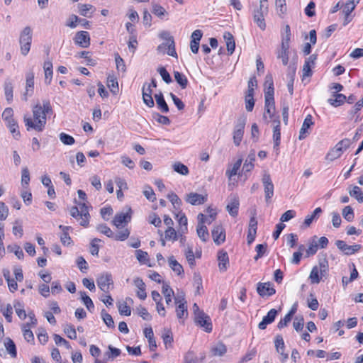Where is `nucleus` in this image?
Listing matches in <instances>:
<instances>
[{
  "label": "nucleus",
  "mask_w": 363,
  "mask_h": 363,
  "mask_svg": "<svg viewBox=\"0 0 363 363\" xmlns=\"http://www.w3.org/2000/svg\"><path fill=\"white\" fill-rule=\"evenodd\" d=\"M33 119L30 117L24 116V123L27 130L33 129L38 132H41L45 128L46 124V117L43 112L42 106L39 104L33 108Z\"/></svg>",
  "instance_id": "1"
},
{
  "label": "nucleus",
  "mask_w": 363,
  "mask_h": 363,
  "mask_svg": "<svg viewBox=\"0 0 363 363\" xmlns=\"http://www.w3.org/2000/svg\"><path fill=\"white\" fill-rule=\"evenodd\" d=\"M268 13V4L267 0H259V8L254 10L253 19L257 23L258 27L264 30L266 28V23L264 21V16Z\"/></svg>",
  "instance_id": "2"
},
{
  "label": "nucleus",
  "mask_w": 363,
  "mask_h": 363,
  "mask_svg": "<svg viewBox=\"0 0 363 363\" xmlns=\"http://www.w3.org/2000/svg\"><path fill=\"white\" fill-rule=\"evenodd\" d=\"M32 43V29L30 26H26L21 32L19 43L21 45V52L23 55H28L30 50Z\"/></svg>",
  "instance_id": "3"
},
{
  "label": "nucleus",
  "mask_w": 363,
  "mask_h": 363,
  "mask_svg": "<svg viewBox=\"0 0 363 363\" xmlns=\"http://www.w3.org/2000/svg\"><path fill=\"white\" fill-rule=\"evenodd\" d=\"M246 121V117L241 116L238 118L235 125L233 130V143L235 146H239L242 141Z\"/></svg>",
  "instance_id": "4"
},
{
  "label": "nucleus",
  "mask_w": 363,
  "mask_h": 363,
  "mask_svg": "<svg viewBox=\"0 0 363 363\" xmlns=\"http://www.w3.org/2000/svg\"><path fill=\"white\" fill-rule=\"evenodd\" d=\"M195 323L197 325L203 328L206 333H211L213 329L211 318L203 311H199L196 313Z\"/></svg>",
  "instance_id": "5"
},
{
  "label": "nucleus",
  "mask_w": 363,
  "mask_h": 363,
  "mask_svg": "<svg viewBox=\"0 0 363 363\" xmlns=\"http://www.w3.org/2000/svg\"><path fill=\"white\" fill-rule=\"evenodd\" d=\"M264 186V197L267 203H269L274 196V186L269 174L265 173L262 179Z\"/></svg>",
  "instance_id": "6"
},
{
  "label": "nucleus",
  "mask_w": 363,
  "mask_h": 363,
  "mask_svg": "<svg viewBox=\"0 0 363 363\" xmlns=\"http://www.w3.org/2000/svg\"><path fill=\"white\" fill-rule=\"evenodd\" d=\"M98 286L104 293H108L110 291V286L113 284L112 276L110 273L106 272L101 274L96 279Z\"/></svg>",
  "instance_id": "7"
},
{
  "label": "nucleus",
  "mask_w": 363,
  "mask_h": 363,
  "mask_svg": "<svg viewBox=\"0 0 363 363\" xmlns=\"http://www.w3.org/2000/svg\"><path fill=\"white\" fill-rule=\"evenodd\" d=\"M257 292L262 298L266 296H271L276 293V290L273 286V284L268 282H259L257 284Z\"/></svg>",
  "instance_id": "8"
},
{
  "label": "nucleus",
  "mask_w": 363,
  "mask_h": 363,
  "mask_svg": "<svg viewBox=\"0 0 363 363\" xmlns=\"http://www.w3.org/2000/svg\"><path fill=\"white\" fill-rule=\"evenodd\" d=\"M198 225L196 232L199 238L203 241L206 242L209 238V233L207 227L204 225V215L199 213L198 215Z\"/></svg>",
  "instance_id": "9"
},
{
  "label": "nucleus",
  "mask_w": 363,
  "mask_h": 363,
  "mask_svg": "<svg viewBox=\"0 0 363 363\" xmlns=\"http://www.w3.org/2000/svg\"><path fill=\"white\" fill-rule=\"evenodd\" d=\"M160 38L165 40L166 42H169V50L167 51V55L177 58V54L175 50V43L174 40V38L170 35L169 32H161L160 33Z\"/></svg>",
  "instance_id": "10"
},
{
  "label": "nucleus",
  "mask_w": 363,
  "mask_h": 363,
  "mask_svg": "<svg viewBox=\"0 0 363 363\" xmlns=\"http://www.w3.org/2000/svg\"><path fill=\"white\" fill-rule=\"evenodd\" d=\"M74 40L75 44L84 48H86L90 45V36L87 31L82 30L77 32Z\"/></svg>",
  "instance_id": "11"
},
{
  "label": "nucleus",
  "mask_w": 363,
  "mask_h": 363,
  "mask_svg": "<svg viewBox=\"0 0 363 363\" xmlns=\"http://www.w3.org/2000/svg\"><path fill=\"white\" fill-rule=\"evenodd\" d=\"M317 60V55L313 54L306 59L303 66V78L311 77L313 74L312 67H314Z\"/></svg>",
  "instance_id": "12"
},
{
  "label": "nucleus",
  "mask_w": 363,
  "mask_h": 363,
  "mask_svg": "<svg viewBox=\"0 0 363 363\" xmlns=\"http://www.w3.org/2000/svg\"><path fill=\"white\" fill-rule=\"evenodd\" d=\"M212 237L214 242L220 245L225 240V232L221 225H216L211 230Z\"/></svg>",
  "instance_id": "13"
},
{
  "label": "nucleus",
  "mask_w": 363,
  "mask_h": 363,
  "mask_svg": "<svg viewBox=\"0 0 363 363\" xmlns=\"http://www.w3.org/2000/svg\"><path fill=\"white\" fill-rule=\"evenodd\" d=\"M239 206V197L237 195H230V201L226 206V210L231 216L235 217L238 216Z\"/></svg>",
  "instance_id": "14"
},
{
  "label": "nucleus",
  "mask_w": 363,
  "mask_h": 363,
  "mask_svg": "<svg viewBox=\"0 0 363 363\" xmlns=\"http://www.w3.org/2000/svg\"><path fill=\"white\" fill-rule=\"evenodd\" d=\"M185 201L194 206L201 205L206 202L207 195L203 196L198 193L191 192L186 194Z\"/></svg>",
  "instance_id": "15"
},
{
  "label": "nucleus",
  "mask_w": 363,
  "mask_h": 363,
  "mask_svg": "<svg viewBox=\"0 0 363 363\" xmlns=\"http://www.w3.org/2000/svg\"><path fill=\"white\" fill-rule=\"evenodd\" d=\"M257 221L255 216H252L250 219L249 222V227H248V232H247V244L251 245L255 238L257 234Z\"/></svg>",
  "instance_id": "16"
},
{
  "label": "nucleus",
  "mask_w": 363,
  "mask_h": 363,
  "mask_svg": "<svg viewBox=\"0 0 363 363\" xmlns=\"http://www.w3.org/2000/svg\"><path fill=\"white\" fill-rule=\"evenodd\" d=\"M75 203L78 205V208L81 212V219L80 225L84 227H86L89 224V219L90 217L89 213V207L86 206L85 203L77 202L76 199L74 200Z\"/></svg>",
  "instance_id": "17"
},
{
  "label": "nucleus",
  "mask_w": 363,
  "mask_h": 363,
  "mask_svg": "<svg viewBox=\"0 0 363 363\" xmlns=\"http://www.w3.org/2000/svg\"><path fill=\"white\" fill-rule=\"evenodd\" d=\"M34 88V73L29 72L26 74V91L23 94V99L27 101L28 96H31Z\"/></svg>",
  "instance_id": "18"
},
{
  "label": "nucleus",
  "mask_w": 363,
  "mask_h": 363,
  "mask_svg": "<svg viewBox=\"0 0 363 363\" xmlns=\"http://www.w3.org/2000/svg\"><path fill=\"white\" fill-rule=\"evenodd\" d=\"M278 314V311L272 308L271 309L267 314V315L264 316L262 320L259 323L258 328L260 330H264L267 325L273 323L276 318V316Z\"/></svg>",
  "instance_id": "19"
},
{
  "label": "nucleus",
  "mask_w": 363,
  "mask_h": 363,
  "mask_svg": "<svg viewBox=\"0 0 363 363\" xmlns=\"http://www.w3.org/2000/svg\"><path fill=\"white\" fill-rule=\"evenodd\" d=\"M264 101V113L263 114V118L267 121V123H269V121H267V117L273 118L275 115V103L274 100L267 99Z\"/></svg>",
  "instance_id": "20"
},
{
  "label": "nucleus",
  "mask_w": 363,
  "mask_h": 363,
  "mask_svg": "<svg viewBox=\"0 0 363 363\" xmlns=\"http://www.w3.org/2000/svg\"><path fill=\"white\" fill-rule=\"evenodd\" d=\"M130 218L131 216L128 213H120L115 215L112 222L116 228H119L123 223H128Z\"/></svg>",
  "instance_id": "21"
},
{
  "label": "nucleus",
  "mask_w": 363,
  "mask_h": 363,
  "mask_svg": "<svg viewBox=\"0 0 363 363\" xmlns=\"http://www.w3.org/2000/svg\"><path fill=\"white\" fill-rule=\"evenodd\" d=\"M275 347L277 350V352L278 353H280V354L282 356L281 361H285L288 358V354H286L284 352V342L283 340V337L281 335H277L275 337L274 340Z\"/></svg>",
  "instance_id": "22"
},
{
  "label": "nucleus",
  "mask_w": 363,
  "mask_h": 363,
  "mask_svg": "<svg viewBox=\"0 0 363 363\" xmlns=\"http://www.w3.org/2000/svg\"><path fill=\"white\" fill-rule=\"evenodd\" d=\"M313 118L311 115H308L306 118L304 119V121L302 124V126L300 129L299 132V140H303L306 137V133L308 128L313 124V122L312 121Z\"/></svg>",
  "instance_id": "23"
},
{
  "label": "nucleus",
  "mask_w": 363,
  "mask_h": 363,
  "mask_svg": "<svg viewBox=\"0 0 363 363\" xmlns=\"http://www.w3.org/2000/svg\"><path fill=\"white\" fill-rule=\"evenodd\" d=\"M218 260L220 271H225L229 264L228 253L224 251H219L218 254Z\"/></svg>",
  "instance_id": "24"
},
{
  "label": "nucleus",
  "mask_w": 363,
  "mask_h": 363,
  "mask_svg": "<svg viewBox=\"0 0 363 363\" xmlns=\"http://www.w3.org/2000/svg\"><path fill=\"white\" fill-rule=\"evenodd\" d=\"M223 38L225 40L227 50L228 52V55H231L235 48V43L234 40V37L230 32H225L223 33Z\"/></svg>",
  "instance_id": "25"
},
{
  "label": "nucleus",
  "mask_w": 363,
  "mask_h": 363,
  "mask_svg": "<svg viewBox=\"0 0 363 363\" xmlns=\"http://www.w3.org/2000/svg\"><path fill=\"white\" fill-rule=\"evenodd\" d=\"M155 99L158 108L162 113H168L169 112V106L164 99L162 93L160 92L159 94H155Z\"/></svg>",
  "instance_id": "26"
},
{
  "label": "nucleus",
  "mask_w": 363,
  "mask_h": 363,
  "mask_svg": "<svg viewBox=\"0 0 363 363\" xmlns=\"http://www.w3.org/2000/svg\"><path fill=\"white\" fill-rule=\"evenodd\" d=\"M255 160V152L254 150L251 151L245 163H244V165H243V167H242V171L245 172H250L252 170V169L254 168V162Z\"/></svg>",
  "instance_id": "27"
},
{
  "label": "nucleus",
  "mask_w": 363,
  "mask_h": 363,
  "mask_svg": "<svg viewBox=\"0 0 363 363\" xmlns=\"http://www.w3.org/2000/svg\"><path fill=\"white\" fill-rule=\"evenodd\" d=\"M289 45H281V49L277 52V58L281 59L282 64L286 66L289 62Z\"/></svg>",
  "instance_id": "28"
},
{
  "label": "nucleus",
  "mask_w": 363,
  "mask_h": 363,
  "mask_svg": "<svg viewBox=\"0 0 363 363\" xmlns=\"http://www.w3.org/2000/svg\"><path fill=\"white\" fill-rule=\"evenodd\" d=\"M176 313H177V317L179 320H182V319L187 318V316H188L187 302H182V303H180L179 305H177Z\"/></svg>",
  "instance_id": "29"
},
{
  "label": "nucleus",
  "mask_w": 363,
  "mask_h": 363,
  "mask_svg": "<svg viewBox=\"0 0 363 363\" xmlns=\"http://www.w3.org/2000/svg\"><path fill=\"white\" fill-rule=\"evenodd\" d=\"M333 96L335 99H329L328 101L331 106L335 107L342 105L347 99L346 96L342 94L335 93Z\"/></svg>",
  "instance_id": "30"
},
{
  "label": "nucleus",
  "mask_w": 363,
  "mask_h": 363,
  "mask_svg": "<svg viewBox=\"0 0 363 363\" xmlns=\"http://www.w3.org/2000/svg\"><path fill=\"white\" fill-rule=\"evenodd\" d=\"M242 162V159L239 158L233 165V167H229L225 172L226 176L231 179L232 177L237 175L238 170L240 169L241 164Z\"/></svg>",
  "instance_id": "31"
},
{
  "label": "nucleus",
  "mask_w": 363,
  "mask_h": 363,
  "mask_svg": "<svg viewBox=\"0 0 363 363\" xmlns=\"http://www.w3.org/2000/svg\"><path fill=\"white\" fill-rule=\"evenodd\" d=\"M162 293L163 294L167 305L172 302V296H174V291L166 282H162Z\"/></svg>",
  "instance_id": "32"
},
{
  "label": "nucleus",
  "mask_w": 363,
  "mask_h": 363,
  "mask_svg": "<svg viewBox=\"0 0 363 363\" xmlns=\"http://www.w3.org/2000/svg\"><path fill=\"white\" fill-rule=\"evenodd\" d=\"M45 71V82L50 84L52 77V63L50 61H45L43 65Z\"/></svg>",
  "instance_id": "33"
},
{
  "label": "nucleus",
  "mask_w": 363,
  "mask_h": 363,
  "mask_svg": "<svg viewBox=\"0 0 363 363\" xmlns=\"http://www.w3.org/2000/svg\"><path fill=\"white\" fill-rule=\"evenodd\" d=\"M273 140H274L273 148L274 150H276L277 152V154L278 155L279 145H280V142H281V129H280V128H278V125L274 126Z\"/></svg>",
  "instance_id": "34"
},
{
  "label": "nucleus",
  "mask_w": 363,
  "mask_h": 363,
  "mask_svg": "<svg viewBox=\"0 0 363 363\" xmlns=\"http://www.w3.org/2000/svg\"><path fill=\"white\" fill-rule=\"evenodd\" d=\"M317 236H313L311 239V240L309 242L308 247L307 250H306V257H308L310 256H312L315 255L318 249V244L316 240Z\"/></svg>",
  "instance_id": "35"
},
{
  "label": "nucleus",
  "mask_w": 363,
  "mask_h": 363,
  "mask_svg": "<svg viewBox=\"0 0 363 363\" xmlns=\"http://www.w3.org/2000/svg\"><path fill=\"white\" fill-rule=\"evenodd\" d=\"M169 265L177 275H181L184 273L182 266L174 259V256L169 257Z\"/></svg>",
  "instance_id": "36"
},
{
  "label": "nucleus",
  "mask_w": 363,
  "mask_h": 363,
  "mask_svg": "<svg viewBox=\"0 0 363 363\" xmlns=\"http://www.w3.org/2000/svg\"><path fill=\"white\" fill-rule=\"evenodd\" d=\"M80 15L85 17H91L94 10V6L91 4H78Z\"/></svg>",
  "instance_id": "37"
},
{
  "label": "nucleus",
  "mask_w": 363,
  "mask_h": 363,
  "mask_svg": "<svg viewBox=\"0 0 363 363\" xmlns=\"http://www.w3.org/2000/svg\"><path fill=\"white\" fill-rule=\"evenodd\" d=\"M175 81L179 84L182 89H185L188 85V79L186 77L178 71L174 72Z\"/></svg>",
  "instance_id": "38"
},
{
  "label": "nucleus",
  "mask_w": 363,
  "mask_h": 363,
  "mask_svg": "<svg viewBox=\"0 0 363 363\" xmlns=\"http://www.w3.org/2000/svg\"><path fill=\"white\" fill-rule=\"evenodd\" d=\"M81 300L82 301L84 306L86 307L89 311L93 312L94 309V305L91 298L86 295L84 291H79Z\"/></svg>",
  "instance_id": "39"
},
{
  "label": "nucleus",
  "mask_w": 363,
  "mask_h": 363,
  "mask_svg": "<svg viewBox=\"0 0 363 363\" xmlns=\"http://www.w3.org/2000/svg\"><path fill=\"white\" fill-rule=\"evenodd\" d=\"M324 275L320 274V271L319 270L318 266H315L313 267L310 273L309 279H311L312 284H318L320 283L322 277Z\"/></svg>",
  "instance_id": "40"
},
{
  "label": "nucleus",
  "mask_w": 363,
  "mask_h": 363,
  "mask_svg": "<svg viewBox=\"0 0 363 363\" xmlns=\"http://www.w3.org/2000/svg\"><path fill=\"white\" fill-rule=\"evenodd\" d=\"M162 338L163 340L166 348L172 347V343L173 342V335L172 331L169 329H164L162 335Z\"/></svg>",
  "instance_id": "41"
},
{
  "label": "nucleus",
  "mask_w": 363,
  "mask_h": 363,
  "mask_svg": "<svg viewBox=\"0 0 363 363\" xmlns=\"http://www.w3.org/2000/svg\"><path fill=\"white\" fill-rule=\"evenodd\" d=\"M291 28L289 25H286L284 30L281 32V45H289L291 40Z\"/></svg>",
  "instance_id": "42"
},
{
  "label": "nucleus",
  "mask_w": 363,
  "mask_h": 363,
  "mask_svg": "<svg viewBox=\"0 0 363 363\" xmlns=\"http://www.w3.org/2000/svg\"><path fill=\"white\" fill-rule=\"evenodd\" d=\"M227 348L222 342H218L216 345L211 347V352L213 356H223L225 354Z\"/></svg>",
  "instance_id": "43"
},
{
  "label": "nucleus",
  "mask_w": 363,
  "mask_h": 363,
  "mask_svg": "<svg viewBox=\"0 0 363 363\" xmlns=\"http://www.w3.org/2000/svg\"><path fill=\"white\" fill-rule=\"evenodd\" d=\"M107 86L113 94L116 95L118 92V83L114 77H108Z\"/></svg>",
  "instance_id": "44"
},
{
  "label": "nucleus",
  "mask_w": 363,
  "mask_h": 363,
  "mask_svg": "<svg viewBox=\"0 0 363 363\" xmlns=\"http://www.w3.org/2000/svg\"><path fill=\"white\" fill-rule=\"evenodd\" d=\"M350 196L355 198L359 203H363V191L357 186H353L352 189L349 190Z\"/></svg>",
  "instance_id": "45"
},
{
  "label": "nucleus",
  "mask_w": 363,
  "mask_h": 363,
  "mask_svg": "<svg viewBox=\"0 0 363 363\" xmlns=\"http://www.w3.org/2000/svg\"><path fill=\"white\" fill-rule=\"evenodd\" d=\"M4 345L6 348V350L11 354V356L12 357H16L17 355V351L14 342L11 338L7 337L6 339Z\"/></svg>",
  "instance_id": "46"
},
{
  "label": "nucleus",
  "mask_w": 363,
  "mask_h": 363,
  "mask_svg": "<svg viewBox=\"0 0 363 363\" xmlns=\"http://www.w3.org/2000/svg\"><path fill=\"white\" fill-rule=\"evenodd\" d=\"M7 126L9 127L13 138L18 140L20 137V132L18 130V125L16 121L15 120H10L9 121H7Z\"/></svg>",
  "instance_id": "47"
},
{
  "label": "nucleus",
  "mask_w": 363,
  "mask_h": 363,
  "mask_svg": "<svg viewBox=\"0 0 363 363\" xmlns=\"http://www.w3.org/2000/svg\"><path fill=\"white\" fill-rule=\"evenodd\" d=\"M335 245L337 247L342 251L345 255H352V248L350 247V245H348L345 241L343 240H337L335 242Z\"/></svg>",
  "instance_id": "48"
},
{
  "label": "nucleus",
  "mask_w": 363,
  "mask_h": 363,
  "mask_svg": "<svg viewBox=\"0 0 363 363\" xmlns=\"http://www.w3.org/2000/svg\"><path fill=\"white\" fill-rule=\"evenodd\" d=\"M342 153V150H340L335 145V146L328 152L325 158L328 160L333 161L335 159L339 158Z\"/></svg>",
  "instance_id": "49"
},
{
  "label": "nucleus",
  "mask_w": 363,
  "mask_h": 363,
  "mask_svg": "<svg viewBox=\"0 0 363 363\" xmlns=\"http://www.w3.org/2000/svg\"><path fill=\"white\" fill-rule=\"evenodd\" d=\"M322 212V209L320 207H318L316 208L313 213L311 215H308L305 220H304V222H303V224L306 225V226H309L311 223L313 222V220L314 219H316L318 218L320 213Z\"/></svg>",
  "instance_id": "50"
},
{
  "label": "nucleus",
  "mask_w": 363,
  "mask_h": 363,
  "mask_svg": "<svg viewBox=\"0 0 363 363\" xmlns=\"http://www.w3.org/2000/svg\"><path fill=\"white\" fill-rule=\"evenodd\" d=\"M167 199L171 201L174 208L176 210L180 209L182 202V200L179 198V196L176 194H174L173 192L167 195Z\"/></svg>",
  "instance_id": "51"
},
{
  "label": "nucleus",
  "mask_w": 363,
  "mask_h": 363,
  "mask_svg": "<svg viewBox=\"0 0 363 363\" xmlns=\"http://www.w3.org/2000/svg\"><path fill=\"white\" fill-rule=\"evenodd\" d=\"M24 338L26 341L32 342L34 340V335L33 332L30 330V323L24 324L22 327Z\"/></svg>",
  "instance_id": "52"
},
{
  "label": "nucleus",
  "mask_w": 363,
  "mask_h": 363,
  "mask_svg": "<svg viewBox=\"0 0 363 363\" xmlns=\"http://www.w3.org/2000/svg\"><path fill=\"white\" fill-rule=\"evenodd\" d=\"M342 216L348 222L354 220V214L353 208L350 206H347L342 209Z\"/></svg>",
  "instance_id": "53"
},
{
  "label": "nucleus",
  "mask_w": 363,
  "mask_h": 363,
  "mask_svg": "<svg viewBox=\"0 0 363 363\" xmlns=\"http://www.w3.org/2000/svg\"><path fill=\"white\" fill-rule=\"evenodd\" d=\"M173 169L176 172L182 175H187L189 174L188 167L181 162H175L173 164Z\"/></svg>",
  "instance_id": "54"
},
{
  "label": "nucleus",
  "mask_w": 363,
  "mask_h": 363,
  "mask_svg": "<svg viewBox=\"0 0 363 363\" xmlns=\"http://www.w3.org/2000/svg\"><path fill=\"white\" fill-rule=\"evenodd\" d=\"M101 318L104 322V323L108 328H113L115 327L114 321L110 314L106 312L104 309L101 311Z\"/></svg>",
  "instance_id": "55"
},
{
  "label": "nucleus",
  "mask_w": 363,
  "mask_h": 363,
  "mask_svg": "<svg viewBox=\"0 0 363 363\" xmlns=\"http://www.w3.org/2000/svg\"><path fill=\"white\" fill-rule=\"evenodd\" d=\"M296 68H292L291 71L288 73L287 77L289 80L287 84L288 90L291 95L294 93V77H295Z\"/></svg>",
  "instance_id": "56"
},
{
  "label": "nucleus",
  "mask_w": 363,
  "mask_h": 363,
  "mask_svg": "<svg viewBox=\"0 0 363 363\" xmlns=\"http://www.w3.org/2000/svg\"><path fill=\"white\" fill-rule=\"evenodd\" d=\"M118 308L121 315L129 316L131 314L130 307L127 302L118 303Z\"/></svg>",
  "instance_id": "57"
},
{
  "label": "nucleus",
  "mask_w": 363,
  "mask_h": 363,
  "mask_svg": "<svg viewBox=\"0 0 363 363\" xmlns=\"http://www.w3.org/2000/svg\"><path fill=\"white\" fill-rule=\"evenodd\" d=\"M64 332L69 338L72 340L77 339V332L74 325L69 324L66 325L64 328Z\"/></svg>",
  "instance_id": "58"
},
{
  "label": "nucleus",
  "mask_w": 363,
  "mask_h": 363,
  "mask_svg": "<svg viewBox=\"0 0 363 363\" xmlns=\"http://www.w3.org/2000/svg\"><path fill=\"white\" fill-rule=\"evenodd\" d=\"M245 108L247 111H252L255 106L254 95L246 94L245 97Z\"/></svg>",
  "instance_id": "59"
},
{
  "label": "nucleus",
  "mask_w": 363,
  "mask_h": 363,
  "mask_svg": "<svg viewBox=\"0 0 363 363\" xmlns=\"http://www.w3.org/2000/svg\"><path fill=\"white\" fill-rule=\"evenodd\" d=\"M304 325V319L303 316H296L293 323V326L296 331L300 332L303 330Z\"/></svg>",
  "instance_id": "60"
},
{
  "label": "nucleus",
  "mask_w": 363,
  "mask_h": 363,
  "mask_svg": "<svg viewBox=\"0 0 363 363\" xmlns=\"http://www.w3.org/2000/svg\"><path fill=\"white\" fill-rule=\"evenodd\" d=\"M157 72L160 73L164 82L167 84H169L172 82V77L169 72L164 67H160L157 69Z\"/></svg>",
  "instance_id": "61"
},
{
  "label": "nucleus",
  "mask_w": 363,
  "mask_h": 363,
  "mask_svg": "<svg viewBox=\"0 0 363 363\" xmlns=\"http://www.w3.org/2000/svg\"><path fill=\"white\" fill-rule=\"evenodd\" d=\"M97 230L101 233L106 235L108 238H113V233L109 227H108L106 224H101L97 226Z\"/></svg>",
  "instance_id": "62"
},
{
  "label": "nucleus",
  "mask_w": 363,
  "mask_h": 363,
  "mask_svg": "<svg viewBox=\"0 0 363 363\" xmlns=\"http://www.w3.org/2000/svg\"><path fill=\"white\" fill-rule=\"evenodd\" d=\"M267 245L266 244H258L255 247V251L257 255L255 256V260H258L260 257H262L267 250Z\"/></svg>",
  "instance_id": "63"
},
{
  "label": "nucleus",
  "mask_w": 363,
  "mask_h": 363,
  "mask_svg": "<svg viewBox=\"0 0 363 363\" xmlns=\"http://www.w3.org/2000/svg\"><path fill=\"white\" fill-rule=\"evenodd\" d=\"M143 194L146 197V199L150 201H154L155 200H156L155 194L152 187L150 186H145Z\"/></svg>",
  "instance_id": "64"
}]
</instances>
